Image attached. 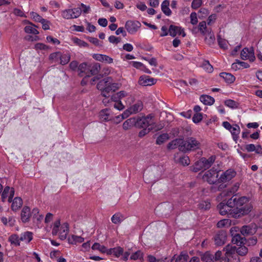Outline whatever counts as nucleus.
I'll return each instance as SVG.
<instances>
[{
	"label": "nucleus",
	"instance_id": "nucleus-1",
	"mask_svg": "<svg viewBox=\"0 0 262 262\" xmlns=\"http://www.w3.org/2000/svg\"><path fill=\"white\" fill-rule=\"evenodd\" d=\"M100 70V66L98 63H87L83 62L78 68L79 75L81 77H90L97 75Z\"/></svg>",
	"mask_w": 262,
	"mask_h": 262
},
{
	"label": "nucleus",
	"instance_id": "nucleus-2",
	"mask_svg": "<svg viewBox=\"0 0 262 262\" xmlns=\"http://www.w3.org/2000/svg\"><path fill=\"white\" fill-rule=\"evenodd\" d=\"M201 147V143L195 138L189 137L185 140L183 139V143L180 147V151L187 152L198 149Z\"/></svg>",
	"mask_w": 262,
	"mask_h": 262
},
{
	"label": "nucleus",
	"instance_id": "nucleus-3",
	"mask_svg": "<svg viewBox=\"0 0 262 262\" xmlns=\"http://www.w3.org/2000/svg\"><path fill=\"white\" fill-rule=\"evenodd\" d=\"M155 116L149 114L146 117L142 118H136V127L139 128H148L152 126L155 124L154 120Z\"/></svg>",
	"mask_w": 262,
	"mask_h": 262
},
{
	"label": "nucleus",
	"instance_id": "nucleus-4",
	"mask_svg": "<svg viewBox=\"0 0 262 262\" xmlns=\"http://www.w3.org/2000/svg\"><path fill=\"white\" fill-rule=\"evenodd\" d=\"M252 209V206L251 204H247L241 208L235 206L231 209L230 217L238 218L245 214H248L251 211Z\"/></svg>",
	"mask_w": 262,
	"mask_h": 262
},
{
	"label": "nucleus",
	"instance_id": "nucleus-5",
	"mask_svg": "<svg viewBox=\"0 0 262 262\" xmlns=\"http://www.w3.org/2000/svg\"><path fill=\"white\" fill-rule=\"evenodd\" d=\"M219 171L214 168L207 171L203 176L204 181H207L209 184H215L219 182Z\"/></svg>",
	"mask_w": 262,
	"mask_h": 262
},
{
	"label": "nucleus",
	"instance_id": "nucleus-6",
	"mask_svg": "<svg viewBox=\"0 0 262 262\" xmlns=\"http://www.w3.org/2000/svg\"><path fill=\"white\" fill-rule=\"evenodd\" d=\"M141 26L140 23L138 21L129 20L126 21L125 27L129 33L134 34L137 32Z\"/></svg>",
	"mask_w": 262,
	"mask_h": 262
},
{
	"label": "nucleus",
	"instance_id": "nucleus-7",
	"mask_svg": "<svg viewBox=\"0 0 262 262\" xmlns=\"http://www.w3.org/2000/svg\"><path fill=\"white\" fill-rule=\"evenodd\" d=\"M156 81V79L144 75L140 77L138 82L140 85L145 86L154 85Z\"/></svg>",
	"mask_w": 262,
	"mask_h": 262
},
{
	"label": "nucleus",
	"instance_id": "nucleus-8",
	"mask_svg": "<svg viewBox=\"0 0 262 262\" xmlns=\"http://www.w3.org/2000/svg\"><path fill=\"white\" fill-rule=\"evenodd\" d=\"M236 175V172L232 169H228L223 172L219 178V182H226L231 180Z\"/></svg>",
	"mask_w": 262,
	"mask_h": 262
},
{
	"label": "nucleus",
	"instance_id": "nucleus-9",
	"mask_svg": "<svg viewBox=\"0 0 262 262\" xmlns=\"http://www.w3.org/2000/svg\"><path fill=\"white\" fill-rule=\"evenodd\" d=\"M119 89L118 84L116 83H113V81L108 84L101 92V95L105 97L108 98L110 96V92H115L116 90Z\"/></svg>",
	"mask_w": 262,
	"mask_h": 262
},
{
	"label": "nucleus",
	"instance_id": "nucleus-10",
	"mask_svg": "<svg viewBox=\"0 0 262 262\" xmlns=\"http://www.w3.org/2000/svg\"><path fill=\"white\" fill-rule=\"evenodd\" d=\"M168 32L169 35L172 37H175L177 35H182L183 37L186 36L185 33L181 27L173 25L169 26Z\"/></svg>",
	"mask_w": 262,
	"mask_h": 262
},
{
	"label": "nucleus",
	"instance_id": "nucleus-11",
	"mask_svg": "<svg viewBox=\"0 0 262 262\" xmlns=\"http://www.w3.org/2000/svg\"><path fill=\"white\" fill-rule=\"evenodd\" d=\"M226 233L223 231H219L214 236V242L217 246H221L225 244L226 240Z\"/></svg>",
	"mask_w": 262,
	"mask_h": 262
},
{
	"label": "nucleus",
	"instance_id": "nucleus-12",
	"mask_svg": "<svg viewBox=\"0 0 262 262\" xmlns=\"http://www.w3.org/2000/svg\"><path fill=\"white\" fill-rule=\"evenodd\" d=\"M31 216L30 208L28 206H24L21 211L20 218L21 221L24 223H28L30 221Z\"/></svg>",
	"mask_w": 262,
	"mask_h": 262
},
{
	"label": "nucleus",
	"instance_id": "nucleus-13",
	"mask_svg": "<svg viewBox=\"0 0 262 262\" xmlns=\"http://www.w3.org/2000/svg\"><path fill=\"white\" fill-rule=\"evenodd\" d=\"M241 56L243 60L249 59L251 61H253L255 59L253 50H250L247 48L243 49L241 53Z\"/></svg>",
	"mask_w": 262,
	"mask_h": 262
},
{
	"label": "nucleus",
	"instance_id": "nucleus-14",
	"mask_svg": "<svg viewBox=\"0 0 262 262\" xmlns=\"http://www.w3.org/2000/svg\"><path fill=\"white\" fill-rule=\"evenodd\" d=\"M253 226L251 225L243 226L241 229V233L244 236L254 234L256 231V228Z\"/></svg>",
	"mask_w": 262,
	"mask_h": 262
},
{
	"label": "nucleus",
	"instance_id": "nucleus-15",
	"mask_svg": "<svg viewBox=\"0 0 262 262\" xmlns=\"http://www.w3.org/2000/svg\"><path fill=\"white\" fill-rule=\"evenodd\" d=\"M218 208L220 210V213L222 215H227L230 217V211H231V208L226 205L225 203L221 202L218 206Z\"/></svg>",
	"mask_w": 262,
	"mask_h": 262
},
{
	"label": "nucleus",
	"instance_id": "nucleus-16",
	"mask_svg": "<svg viewBox=\"0 0 262 262\" xmlns=\"http://www.w3.org/2000/svg\"><path fill=\"white\" fill-rule=\"evenodd\" d=\"M113 80L111 77H107L102 80H100L97 85V88L98 90H100L101 92L104 89L112 82Z\"/></svg>",
	"mask_w": 262,
	"mask_h": 262
},
{
	"label": "nucleus",
	"instance_id": "nucleus-17",
	"mask_svg": "<svg viewBox=\"0 0 262 262\" xmlns=\"http://www.w3.org/2000/svg\"><path fill=\"white\" fill-rule=\"evenodd\" d=\"M69 232V225L67 223L62 224L59 229L58 233L59 238L61 240H64L67 238V234Z\"/></svg>",
	"mask_w": 262,
	"mask_h": 262
},
{
	"label": "nucleus",
	"instance_id": "nucleus-18",
	"mask_svg": "<svg viewBox=\"0 0 262 262\" xmlns=\"http://www.w3.org/2000/svg\"><path fill=\"white\" fill-rule=\"evenodd\" d=\"M93 57L98 61L105 62L108 63H112L113 61L112 58L105 55L96 54L94 55Z\"/></svg>",
	"mask_w": 262,
	"mask_h": 262
},
{
	"label": "nucleus",
	"instance_id": "nucleus-19",
	"mask_svg": "<svg viewBox=\"0 0 262 262\" xmlns=\"http://www.w3.org/2000/svg\"><path fill=\"white\" fill-rule=\"evenodd\" d=\"M183 143V139H176L169 142L167 145V148L169 149H173L178 147L180 151L181 146Z\"/></svg>",
	"mask_w": 262,
	"mask_h": 262
},
{
	"label": "nucleus",
	"instance_id": "nucleus-20",
	"mask_svg": "<svg viewBox=\"0 0 262 262\" xmlns=\"http://www.w3.org/2000/svg\"><path fill=\"white\" fill-rule=\"evenodd\" d=\"M143 104L141 101H137L134 104L129 107L130 110L134 114H136L142 111Z\"/></svg>",
	"mask_w": 262,
	"mask_h": 262
},
{
	"label": "nucleus",
	"instance_id": "nucleus-21",
	"mask_svg": "<svg viewBox=\"0 0 262 262\" xmlns=\"http://www.w3.org/2000/svg\"><path fill=\"white\" fill-rule=\"evenodd\" d=\"M215 159V156H212L208 159L205 158H202L201 160L203 161V164L204 166V169H207L210 168L214 163Z\"/></svg>",
	"mask_w": 262,
	"mask_h": 262
},
{
	"label": "nucleus",
	"instance_id": "nucleus-22",
	"mask_svg": "<svg viewBox=\"0 0 262 262\" xmlns=\"http://www.w3.org/2000/svg\"><path fill=\"white\" fill-rule=\"evenodd\" d=\"M189 258V256L187 253L181 252V254L176 257V255H174L170 261L172 262L173 260H175V262H186Z\"/></svg>",
	"mask_w": 262,
	"mask_h": 262
},
{
	"label": "nucleus",
	"instance_id": "nucleus-23",
	"mask_svg": "<svg viewBox=\"0 0 262 262\" xmlns=\"http://www.w3.org/2000/svg\"><path fill=\"white\" fill-rule=\"evenodd\" d=\"M136 117L127 119L122 125L123 129L126 130L130 129L133 126H136Z\"/></svg>",
	"mask_w": 262,
	"mask_h": 262
},
{
	"label": "nucleus",
	"instance_id": "nucleus-24",
	"mask_svg": "<svg viewBox=\"0 0 262 262\" xmlns=\"http://www.w3.org/2000/svg\"><path fill=\"white\" fill-rule=\"evenodd\" d=\"M200 101L205 105H212L214 103V99L210 96L203 95L200 98Z\"/></svg>",
	"mask_w": 262,
	"mask_h": 262
},
{
	"label": "nucleus",
	"instance_id": "nucleus-25",
	"mask_svg": "<svg viewBox=\"0 0 262 262\" xmlns=\"http://www.w3.org/2000/svg\"><path fill=\"white\" fill-rule=\"evenodd\" d=\"M123 249L122 248L120 247H117L114 248H111L108 250L107 253L108 254H113L116 257H118L120 255H123Z\"/></svg>",
	"mask_w": 262,
	"mask_h": 262
},
{
	"label": "nucleus",
	"instance_id": "nucleus-26",
	"mask_svg": "<svg viewBox=\"0 0 262 262\" xmlns=\"http://www.w3.org/2000/svg\"><path fill=\"white\" fill-rule=\"evenodd\" d=\"M246 241V238L243 237L239 234H236L232 237V243L233 244H236L237 246H241L244 244Z\"/></svg>",
	"mask_w": 262,
	"mask_h": 262
},
{
	"label": "nucleus",
	"instance_id": "nucleus-27",
	"mask_svg": "<svg viewBox=\"0 0 262 262\" xmlns=\"http://www.w3.org/2000/svg\"><path fill=\"white\" fill-rule=\"evenodd\" d=\"M22 205V199L20 198L16 197L12 201L11 208L13 211H16L21 207Z\"/></svg>",
	"mask_w": 262,
	"mask_h": 262
},
{
	"label": "nucleus",
	"instance_id": "nucleus-28",
	"mask_svg": "<svg viewBox=\"0 0 262 262\" xmlns=\"http://www.w3.org/2000/svg\"><path fill=\"white\" fill-rule=\"evenodd\" d=\"M110 113L111 111L107 108L101 110L99 113L100 119L103 121H107L110 120Z\"/></svg>",
	"mask_w": 262,
	"mask_h": 262
},
{
	"label": "nucleus",
	"instance_id": "nucleus-29",
	"mask_svg": "<svg viewBox=\"0 0 262 262\" xmlns=\"http://www.w3.org/2000/svg\"><path fill=\"white\" fill-rule=\"evenodd\" d=\"M220 75V77L223 78L225 81L228 83H233L235 79V77L230 73H221Z\"/></svg>",
	"mask_w": 262,
	"mask_h": 262
},
{
	"label": "nucleus",
	"instance_id": "nucleus-30",
	"mask_svg": "<svg viewBox=\"0 0 262 262\" xmlns=\"http://www.w3.org/2000/svg\"><path fill=\"white\" fill-rule=\"evenodd\" d=\"M169 1L168 0L164 1L161 4V9L163 12L167 16H169L171 14V11L169 8Z\"/></svg>",
	"mask_w": 262,
	"mask_h": 262
},
{
	"label": "nucleus",
	"instance_id": "nucleus-31",
	"mask_svg": "<svg viewBox=\"0 0 262 262\" xmlns=\"http://www.w3.org/2000/svg\"><path fill=\"white\" fill-rule=\"evenodd\" d=\"M203 162V161H202L201 159L195 162L194 164L190 167L191 170L193 172H196L204 169Z\"/></svg>",
	"mask_w": 262,
	"mask_h": 262
},
{
	"label": "nucleus",
	"instance_id": "nucleus-32",
	"mask_svg": "<svg viewBox=\"0 0 262 262\" xmlns=\"http://www.w3.org/2000/svg\"><path fill=\"white\" fill-rule=\"evenodd\" d=\"M68 242L71 244H77V243H81L84 241V238L81 236L72 235L69 237Z\"/></svg>",
	"mask_w": 262,
	"mask_h": 262
},
{
	"label": "nucleus",
	"instance_id": "nucleus-33",
	"mask_svg": "<svg viewBox=\"0 0 262 262\" xmlns=\"http://www.w3.org/2000/svg\"><path fill=\"white\" fill-rule=\"evenodd\" d=\"M176 161L184 166L189 165L190 162L189 157L186 155H183L178 159H176Z\"/></svg>",
	"mask_w": 262,
	"mask_h": 262
},
{
	"label": "nucleus",
	"instance_id": "nucleus-34",
	"mask_svg": "<svg viewBox=\"0 0 262 262\" xmlns=\"http://www.w3.org/2000/svg\"><path fill=\"white\" fill-rule=\"evenodd\" d=\"M230 131L233 136V140L234 141H236L240 133V128L239 126L237 124L233 125Z\"/></svg>",
	"mask_w": 262,
	"mask_h": 262
},
{
	"label": "nucleus",
	"instance_id": "nucleus-35",
	"mask_svg": "<svg viewBox=\"0 0 262 262\" xmlns=\"http://www.w3.org/2000/svg\"><path fill=\"white\" fill-rule=\"evenodd\" d=\"M33 238L32 233L31 232H25L21 234L20 240L29 243Z\"/></svg>",
	"mask_w": 262,
	"mask_h": 262
},
{
	"label": "nucleus",
	"instance_id": "nucleus-36",
	"mask_svg": "<svg viewBox=\"0 0 262 262\" xmlns=\"http://www.w3.org/2000/svg\"><path fill=\"white\" fill-rule=\"evenodd\" d=\"M249 200V198L246 196H242L239 198L236 197V206H237L238 207H243L242 206L243 205H246L248 204Z\"/></svg>",
	"mask_w": 262,
	"mask_h": 262
},
{
	"label": "nucleus",
	"instance_id": "nucleus-37",
	"mask_svg": "<svg viewBox=\"0 0 262 262\" xmlns=\"http://www.w3.org/2000/svg\"><path fill=\"white\" fill-rule=\"evenodd\" d=\"M201 260L204 262H213V255L207 251L201 256Z\"/></svg>",
	"mask_w": 262,
	"mask_h": 262
},
{
	"label": "nucleus",
	"instance_id": "nucleus-38",
	"mask_svg": "<svg viewBox=\"0 0 262 262\" xmlns=\"http://www.w3.org/2000/svg\"><path fill=\"white\" fill-rule=\"evenodd\" d=\"M143 253L140 251L138 250L136 252L133 253L130 256V259L133 260H139L141 261H143Z\"/></svg>",
	"mask_w": 262,
	"mask_h": 262
},
{
	"label": "nucleus",
	"instance_id": "nucleus-39",
	"mask_svg": "<svg viewBox=\"0 0 262 262\" xmlns=\"http://www.w3.org/2000/svg\"><path fill=\"white\" fill-rule=\"evenodd\" d=\"M237 248L235 246H231L229 245L226 246L224 248L223 250L226 251V254L227 256H231L234 254L236 252Z\"/></svg>",
	"mask_w": 262,
	"mask_h": 262
},
{
	"label": "nucleus",
	"instance_id": "nucleus-40",
	"mask_svg": "<svg viewBox=\"0 0 262 262\" xmlns=\"http://www.w3.org/2000/svg\"><path fill=\"white\" fill-rule=\"evenodd\" d=\"M133 114L132 111L130 110L129 107L121 115L116 117V119L118 120L117 123L119 122L121 120L127 118L129 115Z\"/></svg>",
	"mask_w": 262,
	"mask_h": 262
},
{
	"label": "nucleus",
	"instance_id": "nucleus-41",
	"mask_svg": "<svg viewBox=\"0 0 262 262\" xmlns=\"http://www.w3.org/2000/svg\"><path fill=\"white\" fill-rule=\"evenodd\" d=\"M199 30L203 35H207V33L211 31L210 29H207L206 23L205 21H202L199 23Z\"/></svg>",
	"mask_w": 262,
	"mask_h": 262
},
{
	"label": "nucleus",
	"instance_id": "nucleus-42",
	"mask_svg": "<svg viewBox=\"0 0 262 262\" xmlns=\"http://www.w3.org/2000/svg\"><path fill=\"white\" fill-rule=\"evenodd\" d=\"M123 220V216L119 213L115 214L111 218L112 222L115 224H120Z\"/></svg>",
	"mask_w": 262,
	"mask_h": 262
},
{
	"label": "nucleus",
	"instance_id": "nucleus-43",
	"mask_svg": "<svg viewBox=\"0 0 262 262\" xmlns=\"http://www.w3.org/2000/svg\"><path fill=\"white\" fill-rule=\"evenodd\" d=\"M93 250H98L102 253H107L108 252V250L106 248L103 246L101 245L99 243H95L93 244L92 247Z\"/></svg>",
	"mask_w": 262,
	"mask_h": 262
},
{
	"label": "nucleus",
	"instance_id": "nucleus-44",
	"mask_svg": "<svg viewBox=\"0 0 262 262\" xmlns=\"http://www.w3.org/2000/svg\"><path fill=\"white\" fill-rule=\"evenodd\" d=\"M169 139V136L167 134H163L159 136L156 140V144L158 145L162 144Z\"/></svg>",
	"mask_w": 262,
	"mask_h": 262
},
{
	"label": "nucleus",
	"instance_id": "nucleus-45",
	"mask_svg": "<svg viewBox=\"0 0 262 262\" xmlns=\"http://www.w3.org/2000/svg\"><path fill=\"white\" fill-rule=\"evenodd\" d=\"M206 35H208V37L206 36L205 38L206 43L209 46L213 45L215 40V37L213 34L210 31L207 33Z\"/></svg>",
	"mask_w": 262,
	"mask_h": 262
},
{
	"label": "nucleus",
	"instance_id": "nucleus-46",
	"mask_svg": "<svg viewBox=\"0 0 262 262\" xmlns=\"http://www.w3.org/2000/svg\"><path fill=\"white\" fill-rule=\"evenodd\" d=\"M31 25L27 26L25 27L24 30L27 33H31L33 34H38L39 32L32 26Z\"/></svg>",
	"mask_w": 262,
	"mask_h": 262
},
{
	"label": "nucleus",
	"instance_id": "nucleus-47",
	"mask_svg": "<svg viewBox=\"0 0 262 262\" xmlns=\"http://www.w3.org/2000/svg\"><path fill=\"white\" fill-rule=\"evenodd\" d=\"M230 224L231 221L228 219L222 220L217 223V227L219 228L228 227Z\"/></svg>",
	"mask_w": 262,
	"mask_h": 262
},
{
	"label": "nucleus",
	"instance_id": "nucleus-48",
	"mask_svg": "<svg viewBox=\"0 0 262 262\" xmlns=\"http://www.w3.org/2000/svg\"><path fill=\"white\" fill-rule=\"evenodd\" d=\"M199 207L202 210H208L210 208V203L208 201H202L199 203Z\"/></svg>",
	"mask_w": 262,
	"mask_h": 262
},
{
	"label": "nucleus",
	"instance_id": "nucleus-49",
	"mask_svg": "<svg viewBox=\"0 0 262 262\" xmlns=\"http://www.w3.org/2000/svg\"><path fill=\"white\" fill-rule=\"evenodd\" d=\"M9 242L13 244L16 246L19 245L20 238L18 237V235L13 234L11 235L9 238Z\"/></svg>",
	"mask_w": 262,
	"mask_h": 262
},
{
	"label": "nucleus",
	"instance_id": "nucleus-50",
	"mask_svg": "<svg viewBox=\"0 0 262 262\" xmlns=\"http://www.w3.org/2000/svg\"><path fill=\"white\" fill-rule=\"evenodd\" d=\"M60 222L59 220L56 221L54 223L53 228L52 231V234L54 235H56L58 234L59 229H60Z\"/></svg>",
	"mask_w": 262,
	"mask_h": 262
},
{
	"label": "nucleus",
	"instance_id": "nucleus-51",
	"mask_svg": "<svg viewBox=\"0 0 262 262\" xmlns=\"http://www.w3.org/2000/svg\"><path fill=\"white\" fill-rule=\"evenodd\" d=\"M239 246L236 250V253L240 256L246 255L248 253V248L245 246H242V245Z\"/></svg>",
	"mask_w": 262,
	"mask_h": 262
},
{
	"label": "nucleus",
	"instance_id": "nucleus-52",
	"mask_svg": "<svg viewBox=\"0 0 262 262\" xmlns=\"http://www.w3.org/2000/svg\"><path fill=\"white\" fill-rule=\"evenodd\" d=\"M71 12H72V11L71 10V9L63 10L62 12V17L65 19H73V16Z\"/></svg>",
	"mask_w": 262,
	"mask_h": 262
},
{
	"label": "nucleus",
	"instance_id": "nucleus-53",
	"mask_svg": "<svg viewBox=\"0 0 262 262\" xmlns=\"http://www.w3.org/2000/svg\"><path fill=\"white\" fill-rule=\"evenodd\" d=\"M72 40H73V42L76 45H77L80 47H86L88 46V44L86 42H85L77 37L73 38Z\"/></svg>",
	"mask_w": 262,
	"mask_h": 262
},
{
	"label": "nucleus",
	"instance_id": "nucleus-54",
	"mask_svg": "<svg viewBox=\"0 0 262 262\" xmlns=\"http://www.w3.org/2000/svg\"><path fill=\"white\" fill-rule=\"evenodd\" d=\"M70 59V57L68 54L62 55L61 54V57H60L59 60H60V63L62 65H65L68 63Z\"/></svg>",
	"mask_w": 262,
	"mask_h": 262
},
{
	"label": "nucleus",
	"instance_id": "nucleus-55",
	"mask_svg": "<svg viewBox=\"0 0 262 262\" xmlns=\"http://www.w3.org/2000/svg\"><path fill=\"white\" fill-rule=\"evenodd\" d=\"M217 41L221 48L223 49L227 48V41L225 39L222 38L220 36H218Z\"/></svg>",
	"mask_w": 262,
	"mask_h": 262
},
{
	"label": "nucleus",
	"instance_id": "nucleus-56",
	"mask_svg": "<svg viewBox=\"0 0 262 262\" xmlns=\"http://www.w3.org/2000/svg\"><path fill=\"white\" fill-rule=\"evenodd\" d=\"M203 67L208 73H211L213 71V67L210 64L208 61H205L203 62Z\"/></svg>",
	"mask_w": 262,
	"mask_h": 262
},
{
	"label": "nucleus",
	"instance_id": "nucleus-57",
	"mask_svg": "<svg viewBox=\"0 0 262 262\" xmlns=\"http://www.w3.org/2000/svg\"><path fill=\"white\" fill-rule=\"evenodd\" d=\"M225 104L230 108H234L237 107V103L235 101L231 99H228L225 101Z\"/></svg>",
	"mask_w": 262,
	"mask_h": 262
},
{
	"label": "nucleus",
	"instance_id": "nucleus-58",
	"mask_svg": "<svg viewBox=\"0 0 262 262\" xmlns=\"http://www.w3.org/2000/svg\"><path fill=\"white\" fill-rule=\"evenodd\" d=\"M72 13L73 16V18L78 17L81 14L82 10L79 8H76L74 9H71Z\"/></svg>",
	"mask_w": 262,
	"mask_h": 262
},
{
	"label": "nucleus",
	"instance_id": "nucleus-59",
	"mask_svg": "<svg viewBox=\"0 0 262 262\" xmlns=\"http://www.w3.org/2000/svg\"><path fill=\"white\" fill-rule=\"evenodd\" d=\"M236 197L234 198L232 196L231 199H229L227 203L225 204L231 208L236 206Z\"/></svg>",
	"mask_w": 262,
	"mask_h": 262
},
{
	"label": "nucleus",
	"instance_id": "nucleus-60",
	"mask_svg": "<svg viewBox=\"0 0 262 262\" xmlns=\"http://www.w3.org/2000/svg\"><path fill=\"white\" fill-rule=\"evenodd\" d=\"M30 15L31 17L34 19L35 21L40 22L41 21H43V19L40 15H39L37 13L34 12H32L30 13Z\"/></svg>",
	"mask_w": 262,
	"mask_h": 262
},
{
	"label": "nucleus",
	"instance_id": "nucleus-61",
	"mask_svg": "<svg viewBox=\"0 0 262 262\" xmlns=\"http://www.w3.org/2000/svg\"><path fill=\"white\" fill-rule=\"evenodd\" d=\"M202 0H193L191 3V7L194 9L199 8L202 5Z\"/></svg>",
	"mask_w": 262,
	"mask_h": 262
},
{
	"label": "nucleus",
	"instance_id": "nucleus-62",
	"mask_svg": "<svg viewBox=\"0 0 262 262\" xmlns=\"http://www.w3.org/2000/svg\"><path fill=\"white\" fill-rule=\"evenodd\" d=\"M60 57H61V53L60 52L53 53L50 55V58L54 60L55 61H58L59 60Z\"/></svg>",
	"mask_w": 262,
	"mask_h": 262
},
{
	"label": "nucleus",
	"instance_id": "nucleus-63",
	"mask_svg": "<svg viewBox=\"0 0 262 262\" xmlns=\"http://www.w3.org/2000/svg\"><path fill=\"white\" fill-rule=\"evenodd\" d=\"M152 128H153L152 126H151L150 127H148V128H144V129L141 130L139 133V136L140 137H142L144 136L145 135L147 134L150 130L152 129Z\"/></svg>",
	"mask_w": 262,
	"mask_h": 262
},
{
	"label": "nucleus",
	"instance_id": "nucleus-64",
	"mask_svg": "<svg viewBox=\"0 0 262 262\" xmlns=\"http://www.w3.org/2000/svg\"><path fill=\"white\" fill-rule=\"evenodd\" d=\"M190 23L192 25H196L198 23V18L196 13L195 12H192L190 16Z\"/></svg>",
	"mask_w": 262,
	"mask_h": 262
}]
</instances>
